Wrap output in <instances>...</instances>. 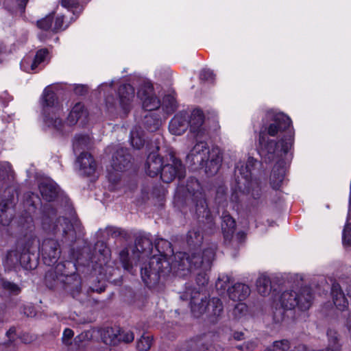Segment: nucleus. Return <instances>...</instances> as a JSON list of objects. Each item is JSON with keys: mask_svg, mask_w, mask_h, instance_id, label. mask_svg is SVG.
Listing matches in <instances>:
<instances>
[{"mask_svg": "<svg viewBox=\"0 0 351 351\" xmlns=\"http://www.w3.org/2000/svg\"><path fill=\"white\" fill-rule=\"evenodd\" d=\"M258 152L265 162H274L269 182L278 189L293 158L294 131L290 118L281 112L269 111L259 132Z\"/></svg>", "mask_w": 351, "mask_h": 351, "instance_id": "obj_1", "label": "nucleus"}, {"mask_svg": "<svg viewBox=\"0 0 351 351\" xmlns=\"http://www.w3.org/2000/svg\"><path fill=\"white\" fill-rule=\"evenodd\" d=\"M41 119L44 124L60 134L69 131L71 126L81 121L84 123L87 119L88 112L84 104L77 103L72 108L68 117L67 123L62 120L63 109L60 105L53 86L46 87L42 95Z\"/></svg>", "mask_w": 351, "mask_h": 351, "instance_id": "obj_2", "label": "nucleus"}, {"mask_svg": "<svg viewBox=\"0 0 351 351\" xmlns=\"http://www.w3.org/2000/svg\"><path fill=\"white\" fill-rule=\"evenodd\" d=\"M155 247L159 254L144 263L141 269L142 280L147 286L156 284L160 277L166 276L171 272L174 273L178 267L179 263L175 259L178 252L172 254L173 250L169 241L158 239L155 242Z\"/></svg>", "mask_w": 351, "mask_h": 351, "instance_id": "obj_3", "label": "nucleus"}, {"mask_svg": "<svg viewBox=\"0 0 351 351\" xmlns=\"http://www.w3.org/2000/svg\"><path fill=\"white\" fill-rule=\"evenodd\" d=\"M215 256L213 248H207L202 254L191 252L187 254L180 252L175 256L178 267L174 274L184 277L193 270H199L197 273L196 282L199 287H204L208 282L207 271L210 269L212 261Z\"/></svg>", "mask_w": 351, "mask_h": 351, "instance_id": "obj_4", "label": "nucleus"}, {"mask_svg": "<svg viewBox=\"0 0 351 351\" xmlns=\"http://www.w3.org/2000/svg\"><path fill=\"white\" fill-rule=\"evenodd\" d=\"M313 294L309 287L286 290L275 296L271 309L274 319L279 322L284 319L285 311L298 309L307 311L312 304Z\"/></svg>", "mask_w": 351, "mask_h": 351, "instance_id": "obj_5", "label": "nucleus"}, {"mask_svg": "<svg viewBox=\"0 0 351 351\" xmlns=\"http://www.w3.org/2000/svg\"><path fill=\"white\" fill-rule=\"evenodd\" d=\"M182 300H190L191 313L195 317L205 315L209 322H217L222 316L223 306L222 302L217 298L207 300V296L202 289L198 291L186 289L180 296Z\"/></svg>", "mask_w": 351, "mask_h": 351, "instance_id": "obj_6", "label": "nucleus"}, {"mask_svg": "<svg viewBox=\"0 0 351 351\" xmlns=\"http://www.w3.org/2000/svg\"><path fill=\"white\" fill-rule=\"evenodd\" d=\"M257 164L258 161L252 157H249L245 163L239 162L237 164V187L232 195V201H239V196L244 195H250L254 199L260 197L261 191L259 182L252 178V171Z\"/></svg>", "mask_w": 351, "mask_h": 351, "instance_id": "obj_7", "label": "nucleus"}, {"mask_svg": "<svg viewBox=\"0 0 351 351\" xmlns=\"http://www.w3.org/2000/svg\"><path fill=\"white\" fill-rule=\"evenodd\" d=\"M41 226L43 230L52 235L61 234L65 243H73L80 232V226L77 222L71 223L64 217H57L56 213L53 210H45L42 219Z\"/></svg>", "mask_w": 351, "mask_h": 351, "instance_id": "obj_8", "label": "nucleus"}, {"mask_svg": "<svg viewBox=\"0 0 351 351\" xmlns=\"http://www.w3.org/2000/svg\"><path fill=\"white\" fill-rule=\"evenodd\" d=\"M197 143L186 156L187 162L192 165L204 167L206 173L214 175L219 170L222 156L218 147L210 149L206 141L197 138Z\"/></svg>", "mask_w": 351, "mask_h": 351, "instance_id": "obj_9", "label": "nucleus"}, {"mask_svg": "<svg viewBox=\"0 0 351 351\" xmlns=\"http://www.w3.org/2000/svg\"><path fill=\"white\" fill-rule=\"evenodd\" d=\"M66 264L58 263L55 269L49 271L45 276L47 285L53 288L59 284L62 285L66 291L76 298L81 289V281L79 276L75 273L69 275L65 271Z\"/></svg>", "mask_w": 351, "mask_h": 351, "instance_id": "obj_10", "label": "nucleus"}, {"mask_svg": "<svg viewBox=\"0 0 351 351\" xmlns=\"http://www.w3.org/2000/svg\"><path fill=\"white\" fill-rule=\"evenodd\" d=\"M186 193L184 195L185 201L191 199L195 204V213L200 218H205L209 227L212 228L213 219L208 209L207 204L202 193V187L196 179H191L186 184Z\"/></svg>", "mask_w": 351, "mask_h": 351, "instance_id": "obj_11", "label": "nucleus"}, {"mask_svg": "<svg viewBox=\"0 0 351 351\" xmlns=\"http://www.w3.org/2000/svg\"><path fill=\"white\" fill-rule=\"evenodd\" d=\"M137 97L141 101L143 108L147 111L157 110L161 106V101L150 82H145L140 86Z\"/></svg>", "mask_w": 351, "mask_h": 351, "instance_id": "obj_12", "label": "nucleus"}, {"mask_svg": "<svg viewBox=\"0 0 351 351\" xmlns=\"http://www.w3.org/2000/svg\"><path fill=\"white\" fill-rule=\"evenodd\" d=\"M184 168L181 161L171 155L168 162L165 163L162 169L160 178L164 182L168 183L177 177L179 179L184 178Z\"/></svg>", "mask_w": 351, "mask_h": 351, "instance_id": "obj_13", "label": "nucleus"}, {"mask_svg": "<svg viewBox=\"0 0 351 351\" xmlns=\"http://www.w3.org/2000/svg\"><path fill=\"white\" fill-rule=\"evenodd\" d=\"M29 256L22 253L21 247L17 245L16 249L8 252L3 260V266L5 270H16L20 265L28 268Z\"/></svg>", "mask_w": 351, "mask_h": 351, "instance_id": "obj_14", "label": "nucleus"}, {"mask_svg": "<svg viewBox=\"0 0 351 351\" xmlns=\"http://www.w3.org/2000/svg\"><path fill=\"white\" fill-rule=\"evenodd\" d=\"M189 114V127L190 132L196 138H203L208 136V131L204 125V116L203 112L198 108L193 109Z\"/></svg>", "mask_w": 351, "mask_h": 351, "instance_id": "obj_15", "label": "nucleus"}, {"mask_svg": "<svg viewBox=\"0 0 351 351\" xmlns=\"http://www.w3.org/2000/svg\"><path fill=\"white\" fill-rule=\"evenodd\" d=\"M40 250L43 261L45 264L47 265L50 266L54 265L60 257V250L59 243L56 240H44Z\"/></svg>", "mask_w": 351, "mask_h": 351, "instance_id": "obj_16", "label": "nucleus"}, {"mask_svg": "<svg viewBox=\"0 0 351 351\" xmlns=\"http://www.w3.org/2000/svg\"><path fill=\"white\" fill-rule=\"evenodd\" d=\"M189 114L186 111L177 113L169 124V130L173 135L180 136L184 134L189 128Z\"/></svg>", "mask_w": 351, "mask_h": 351, "instance_id": "obj_17", "label": "nucleus"}, {"mask_svg": "<svg viewBox=\"0 0 351 351\" xmlns=\"http://www.w3.org/2000/svg\"><path fill=\"white\" fill-rule=\"evenodd\" d=\"M165 164V162L163 158L158 154V152H152L148 155L146 160V172L151 177L158 176L159 173L160 174Z\"/></svg>", "mask_w": 351, "mask_h": 351, "instance_id": "obj_18", "label": "nucleus"}, {"mask_svg": "<svg viewBox=\"0 0 351 351\" xmlns=\"http://www.w3.org/2000/svg\"><path fill=\"white\" fill-rule=\"evenodd\" d=\"M130 162V156L127 153V149L119 147L113 154L111 167L115 171H123L128 168Z\"/></svg>", "mask_w": 351, "mask_h": 351, "instance_id": "obj_19", "label": "nucleus"}, {"mask_svg": "<svg viewBox=\"0 0 351 351\" xmlns=\"http://www.w3.org/2000/svg\"><path fill=\"white\" fill-rule=\"evenodd\" d=\"M215 338V335L210 332L196 337L188 341L189 350L203 349L202 351H211V346Z\"/></svg>", "mask_w": 351, "mask_h": 351, "instance_id": "obj_20", "label": "nucleus"}, {"mask_svg": "<svg viewBox=\"0 0 351 351\" xmlns=\"http://www.w3.org/2000/svg\"><path fill=\"white\" fill-rule=\"evenodd\" d=\"M250 287L244 283L237 282L228 287L227 293L229 298L234 302H243L250 294Z\"/></svg>", "mask_w": 351, "mask_h": 351, "instance_id": "obj_21", "label": "nucleus"}, {"mask_svg": "<svg viewBox=\"0 0 351 351\" xmlns=\"http://www.w3.org/2000/svg\"><path fill=\"white\" fill-rule=\"evenodd\" d=\"M118 96L121 108L125 112L128 111L135 97L134 88L130 84L121 86L118 90Z\"/></svg>", "mask_w": 351, "mask_h": 351, "instance_id": "obj_22", "label": "nucleus"}, {"mask_svg": "<svg viewBox=\"0 0 351 351\" xmlns=\"http://www.w3.org/2000/svg\"><path fill=\"white\" fill-rule=\"evenodd\" d=\"M76 165L79 167L82 174L92 176L96 170V163L90 154L82 152L77 158Z\"/></svg>", "mask_w": 351, "mask_h": 351, "instance_id": "obj_23", "label": "nucleus"}, {"mask_svg": "<svg viewBox=\"0 0 351 351\" xmlns=\"http://www.w3.org/2000/svg\"><path fill=\"white\" fill-rule=\"evenodd\" d=\"M39 190L43 198L48 202L53 200L59 193L58 185L49 178H45L40 182Z\"/></svg>", "mask_w": 351, "mask_h": 351, "instance_id": "obj_24", "label": "nucleus"}, {"mask_svg": "<svg viewBox=\"0 0 351 351\" xmlns=\"http://www.w3.org/2000/svg\"><path fill=\"white\" fill-rule=\"evenodd\" d=\"M106 332L108 334L109 338H107L106 336L103 337L104 342L106 344L114 345L117 343V341L130 343L132 341L134 338V334L130 330L121 331L119 335H117L112 328H108Z\"/></svg>", "mask_w": 351, "mask_h": 351, "instance_id": "obj_25", "label": "nucleus"}, {"mask_svg": "<svg viewBox=\"0 0 351 351\" xmlns=\"http://www.w3.org/2000/svg\"><path fill=\"white\" fill-rule=\"evenodd\" d=\"M333 303L339 311H344L348 307L349 303L338 284H333L331 289Z\"/></svg>", "mask_w": 351, "mask_h": 351, "instance_id": "obj_26", "label": "nucleus"}, {"mask_svg": "<svg viewBox=\"0 0 351 351\" xmlns=\"http://www.w3.org/2000/svg\"><path fill=\"white\" fill-rule=\"evenodd\" d=\"M221 229L226 240H229L233 237L235 229L234 219L226 212H223L221 216Z\"/></svg>", "mask_w": 351, "mask_h": 351, "instance_id": "obj_27", "label": "nucleus"}, {"mask_svg": "<svg viewBox=\"0 0 351 351\" xmlns=\"http://www.w3.org/2000/svg\"><path fill=\"white\" fill-rule=\"evenodd\" d=\"M256 287L258 292L261 295L265 296L269 295L271 289L269 277L265 274L260 275L256 280Z\"/></svg>", "mask_w": 351, "mask_h": 351, "instance_id": "obj_28", "label": "nucleus"}, {"mask_svg": "<svg viewBox=\"0 0 351 351\" xmlns=\"http://www.w3.org/2000/svg\"><path fill=\"white\" fill-rule=\"evenodd\" d=\"M92 144V139L87 134H77L73 139V150L76 153L77 151L88 148Z\"/></svg>", "mask_w": 351, "mask_h": 351, "instance_id": "obj_29", "label": "nucleus"}, {"mask_svg": "<svg viewBox=\"0 0 351 351\" xmlns=\"http://www.w3.org/2000/svg\"><path fill=\"white\" fill-rule=\"evenodd\" d=\"M130 143L132 146L136 149H141L144 145V139L143 138V131L138 126H135L130 132Z\"/></svg>", "mask_w": 351, "mask_h": 351, "instance_id": "obj_30", "label": "nucleus"}, {"mask_svg": "<svg viewBox=\"0 0 351 351\" xmlns=\"http://www.w3.org/2000/svg\"><path fill=\"white\" fill-rule=\"evenodd\" d=\"M203 240V235L199 227H194L187 234L186 241L189 245H199Z\"/></svg>", "mask_w": 351, "mask_h": 351, "instance_id": "obj_31", "label": "nucleus"}, {"mask_svg": "<svg viewBox=\"0 0 351 351\" xmlns=\"http://www.w3.org/2000/svg\"><path fill=\"white\" fill-rule=\"evenodd\" d=\"M136 248L141 256L147 255L152 250V243L149 238L143 237L137 239Z\"/></svg>", "mask_w": 351, "mask_h": 351, "instance_id": "obj_32", "label": "nucleus"}, {"mask_svg": "<svg viewBox=\"0 0 351 351\" xmlns=\"http://www.w3.org/2000/svg\"><path fill=\"white\" fill-rule=\"evenodd\" d=\"M17 245L22 247L19 243ZM38 248H39V241L36 237H31L25 243L24 247L21 248V252L28 255L29 253H34Z\"/></svg>", "mask_w": 351, "mask_h": 351, "instance_id": "obj_33", "label": "nucleus"}, {"mask_svg": "<svg viewBox=\"0 0 351 351\" xmlns=\"http://www.w3.org/2000/svg\"><path fill=\"white\" fill-rule=\"evenodd\" d=\"M160 123V119L158 117H154L152 113L145 116L144 123L149 131L154 132L156 130L159 128Z\"/></svg>", "mask_w": 351, "mask_h": 351, "instance_id": "obj_34", "label": "nucleus"}, {"mask_svg": "<svg viewBox=\"0 0 351 351\" xmlns=\"http://www.w3.org/2000/svg\"><path fill=\"white\" fill-rule=\"evenodd\" d=\"M247 305L242 302H239L235 305L232 311V315L236 319H240L245 317L247 315Z\"/></svg>", "mask_w": 351, "mask_h": 351, "instance_id": "obj_35", "label": "nucleus"}, {"mask_svg": "<svg viewBox=\"0 0 351 351\" xmlns=\"http://www.w3.org/2000/svg\"><path fill=\"white\" fill-rule=\"evenodd\" d=\"M49 52L47 49H43L38 51L36 52V54L35 56V58L33 60V66H36V69L38 68V66L42 64L43 63H45L48 58Z\"/></svg>", "mask_w": 351, "mask_h": 351, "instance_id": "obj_36", "label": "nucleus"}, {"mask_svg": "<svg viewBox=\"0 0 351 351\" xmlns=\"http://www.w3.org/2000/svg\"><path fill=\"white\" fill-rule=\"evenodd\" d=\"M152 344V339L150 336L143 335L137 341V349L139 351H147Z\"/></svg>", "mask_w": 351, "mask_h": 351, "instance_id": "obj_37", "label": "nucleus"}, {"mask_svg": "<svg viewBox=\"0 0 351 351\" xmlns=\"http://www.w3.org/2000/svg\"><path fill=\"white\" fill-rule=\"evenodd\" d=\"M1 287L3 289L14 295H18L21 291L19 285L8 280H3Z\"/></svg>", "mask_w": 351, "mask_h": 351, "instance_id": "obj_38", "label": "nucleus"}, {"mask_svg": "<svg viewBox=\"0 0 351 351\" xmlns=\"http://www.w3.org/2000/svg\"><path fill=\"white\" fill-rule=\"evenodd\" d=\"M230 277L226 274H222L219 276L216 282V287L219 291H225L228 289L230 283Z\"/></svg>", "mask_w": 351, "mask_h": 351, "instance_id": "obj_39", "label": "nucleus"}, {"mask_svg": "<svg viewBox=\"0 0 351 351\" xmlns=\"http://www.w3.org/2000/svg\"><path fill=\"white\" fill-rule=\"evenodd\" d=\"M162 107L167 113L171 112L176 108V99L173 95H168L163 99Z\"/></svg>", "mask_w": 351, "mask_h": 351, "instance_id": "obj_40", "label": "nucleus"}, {"mask_svg": "<svg viewBox=\"0 0 351 351\" xmlns=\"http://www.w3.org/2000/svg\"><path fill=\"white\" fill-rule=\"evenodd\" d=\"M342 242L345 247L351 246V223L348 222L343 228Z\"/></svg>", "mask_w": 351, "mask_h": 351, "instance_id": "obj_41", "label": "nucleus"}, {"mask_svg": "<svg viewBox=\"0 0 351 351\" xmlns=\"http://www.w3.org/2000/svg\"><path fill=\"white\" fill-rule=\"evenodd\" d=\"M120 260L123 267L125 270L130 271L132 267V263L129 258V253L128 250L124 249L120 252Z\"/></svg>", "mask_w": 351, "mask_h": 351, "instance_id": "obj_42", "label": "nucleus"}, {"mask_svg": "<svg viewBox=\"0 0 351 351\" xmlns=\"http://www.w3.org/2000/svg\"><path fill=\"white\" fill-rule=\"evenodd\" d=\"M32 66L33 60L30 58H24L21 62V68L25 72H36V67Z\"/></svg>", "mask_w": 351, "mask_h": 351, "instance_id": "obj_43", "label": "nucleus"}, {"mask_svg": "<svg viewBox=\"0 0 351 351\" xmlns=\"http://www.w3.org/2000/svg\"><path fill=\"white\" fill-rule=\"evenodd\" d=\"M289 348V343L287 340L275 341L269 351H287Z\"/></svg>", "mask_w": 351, "mask_h": 351, "instance_id": "obj_44", "label": "nucleus"}, {"mask_svg": "<svg viewBox=\"0 0 351 351\" xmlns=\"http://www.w3.org/2000/svg\"><path fill=\"white\" fill-rule=\"evenodd\" d=\"M52 20V16L49 15L45 18L38 21V27L43 30H49L51 29H53Z\"/></svg>", "mask_w": 351, "mask_h": 351, "instance_id": "obj_45", "label": "nucleus"}, {"mask_svg": "<svg viewBox=\"0 0 351 351\" xmlns=\"http://www.w3.org/2000/svg\"><path fill=\"white\" fill-rule=\"evenodd\" d=\"M20 226L23 230L32 231L34 228L32 217L29 215L22 217L20 219Z\"/></svg>", "mask_w": 351, "mask_h": 351, "instance_id": "obj_46", "label": "nucleus"}, {"mask_svg": "<svg viewBox=\"0 0 351 351\" xmlns=\"http://www.w3.org/2000/svg\"><path fill=\"white\" fill-rule=\"evenodd\" d=\"M74 336V332L70 328H66L64 329L62 335V342L66 346H69L71 344L72 339Z\"/></svg>", "mask_w": 351, "mask_h": 351, "instance_id": "obj_47", "label": "nucleus"}, {"mask_svg": "<svg viewBox=\"0 0 351 351\" xmlns=\"http://www.w3.org/2000/svg\"><path fill=\"white\" fill-rule=\"evenodd\" d=\"M93 337V332L91 330H87L82 332L80 335L77 336L75 338V341L77 342H83L85 341H88L91 339Z\"/></svg>", "mask_w": 351, "mask_h": 351, "instance_id": "obj_48", "label": "nucleus"}, {"mask_svg": "<svg viewBox=\"0 0 351 351\" xmlns=\"http://www.w3.org/2000/svg\"><path fill=\"white\" fill-rule=\"evenodd\" d=\"M11 171V166L8 162H0V176H8Z\"/></svg>", "mask_w": 351, "mask_h": 351, "instance_id": "obj_49", "label": "nucleus"}, {"mask_svg": "<svg viewBox=\"0 0 351 351\" xmlns=\"http://www.w3.org/2000/svg\"><path fill=\"white\" fill-rule=\"evenodd\" d=\"M63 21V16H57L54 25H53V30L58 31L65 29L67 25L64 26Z\"/></svg>", "mask_w": 351, "mask_h": 351, "instance_id": "obj_50", "label": "nucleus"}, {"mask_svg": "<svg viewBox=\"0 0 351 351\" xmlns=\"http://www.w3.org/2000/svg\"><path fill=\"white\" fill-rule=\"evenodd\" d=\"M256 347V343L252 341L245 342L242 345L237 346V348L241 351H252Z\"/></svg>", "mask_w": 351, "mask_h": 351, "instance_id": "obj_51", "label": "nucleus"}, {"mask_svg": "<svg viewBox=\"0 0 351 351\" xmlns=\"http://www.w3.org/2000/svg\"><path fill=\"white\" fill-rule=\"evenodd\" d=\"M200 78L207 81H213L214 80V73L210 69H204L200 73Z\"/></svg>", "mask_w": 351, "mask_h": 351, "instance_id": "obj_52", "label": "nucleus"}, {"mask_svg": "<svg viewBox=\"0 0 351 351\" xmlns=\"http://www.w3.org/2000/svg\"><path fill=\"white\" fill-rule=\"evenodd\" d=\"M62 5L68 10L77 8V3L76 0H62Z\"/></svg>", "mask_w": 351, "mask_h": 351, "instance_id": "obj_53", "label": "nucleus"}, {"mask_svg": "<svg viewBox=\"0 0 351 351\" xmlns=\"http://www.w3.org/2000/svg\"><path fill=\"white\" fill-rule=\"evenodd\" d=\"M10 100V97L8 93H5L2 95H0V104L6 106Z\"/></svg>", "mask_w": 351, "mask_h": 351, "instance_id": "obj_54", "label": "nucleus"}, {"mask_svg": "<svg viewBox=\"0 0 351 351\" xmlns=\"http://www.w3.org/2000/svg\"><path fill=\"white\" fill-rule=\"evenodd\" d=\"M183 191L184 187L182 186H180L177 189L174 197L175 202H178L181 199L182 193H183Z\"/></svg>", "mask_w": 351, "mask_h": 351, "instance_id": "obj_55", "label": "nucleus"}, {"mask_svg": "<svg viewBox=\"0 0 351 351\" xmlns=\"http://www.w3.org/2000/svg\"><path fill=\"white\" fill-rule=\"evenodd\" d=\"M75 91L77 94L83 95L86 92V88L84 86H78L75 88Z\"/></svg>", "mask_w": 351, "mask_h": 351, "instance_id": "obj_56", "label": "nucleus"}, {"mask_svg": "<svg viewBox=\"0 0 351 351\" xmlns=\"http://www.w3.org/2000/svg\"><path fill=\"white\" fill-rule=\"evenodd\" d=\"M112 84H113V81H112L110 84L104 83L100 86L99 88L101 89V90H105L106 88H110L112 87Z\"/></svg>", "mask_w": 351, "mask_h": 351, "instance_id": "obj_57", "label": "nucleus"}, {"mask_svg": "<svg viewBox=\"0 0 351 351\" xmlns=\"http://www.w3.org/2000/svg\"><path fill=\"white\" fill-rule=\"evenodd\" d=\"M243 336V333L241 332H235L233 334V337L236 340H241V339H242Z\"/></svg>", "mask_w": 351, "mask_h": 351, "instance_id": "obj_58", "label": "nucleus"}, {"mask_svg": "<svg viewBox=\"0 0 351 351\" xmlns=\"http://www.w3.org/2000/svg\"><path fill=\"white\" fill-rule=\"evenodd\" d=\"M245 237V234L243 232H239L236 235L237 239L239 242L241 241L243 239H244Z\"/></svg>", "mask_w": 351, "mask_h": 351, "instance_id": "obj_59", "label": "nucleus"}, {"mask_svg": "<svg viewBox=\"0 0 351 351\" xmlns=\"http://www.w3.org/2000/svg\"><path fill=\"white\" fill-rule=\"evenodd\" d=\"M101 245V247H104V249L102 250V251L101 250H99V252H101V254H107V253L108 252V250L106 248V246H104V244L103 243H97L96 244V246L97 247L99 245Z\"/></svg>", "mask_w": 351, "mask_h": 351, "instance_id": "obj_60", "label": "nucleus"}, {"mask_svg": "<svg viewBox=\"0 0 351 351\" xmlns=\"http://www.w3.org/2000/svg\"><path fill=\"white\" fill-rule=\"evenodd\" d=\"M20 1L19 3V7L21 10L23 12L25 9V5L28 0H19Z\"/></svg>", "mask_w": 351, "mask_h": 351, "instance_id": "obj_61", "label": "nucleus"}, {"mask_svg": "<svg viewBox=\"0 0 351 351\" xmlns=\"http://www.w3.org/2000/svg\"><path fill=\"white\" fill-rule=\"evenodd\" d=\"M25 313L27 315V316H34L35 314L34 313L30 311L29 313H27V311H25Z\"/></svg>", "mask_w": 351, "mask_h": 351, "instance_id": "obj_62", "label": "nucleus"}, {"mask_svg": "<svg viewBox=\"0 0 351 351\" xmlns=\"http://www.w3.org/2000/svg\"><path fill=\"white\" fill-rule=\"evenodd\" d=\"M106 103L107 104H110V99L108 98H106Z\"/></svg>", "mask_w": 351, "mask_h": 351, "instance_id": "obj_63", "label": "nucleus"}, {"mask_svg": "<svg viewBox=\"0 0 351 351\" xmlns=\"http://www.w3.org/2000/svg\"><path fill=\"white\" fill-rule=\"evenodd\" d=\"M14 331H12V330H10L8 332V335H10L11 333H12Z\"/></svg>", "mask_w": 351, "mask_h": 351, "instance_id": "obj_64", "label": "nucleus"}]
</instances>
